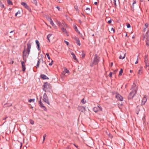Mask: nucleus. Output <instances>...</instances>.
Returning <instances> with one entry per match:
<instances>
[{
    "label": "nucleus",
    "mask_w": 149,
    "mask_h": 149,
    "mask_svg": "<svg viewBox=\"0 0 149 149\" xmlns=\"http://www.w3.org/2000/svg\"><path fill=\"white\" fill-rule=\"evenodd\" d=\"M32 42L29 40L27 44V48L25 49L26 46L24 47V50L23 52V58L24 61H26V58H28L30 52Z\"/></svg>",
    "instance_id": "obj_1"
},
{
    "label": "nucleus",
    "mask_w": 149,
    "mask_h": 149,
    "mask_svg": "<svg viewBox=\"0 0 149 149\" xmlns=\"http://www.w3.org/2000/svg\"><path fill=\"white\" fill-rule=\"evenodd\" d=\"M132 91L129 94L128 98L129 100H130L134 97L137 93V88L136 85L133 84L132 86Z\"/></svg>",
    "instance_id": "obj_2"
},
{
    "label": "nucleus",
    "mask_w": 149,
    "mask_h": 149,
    "mask_svg": "<svg viewBox=\"0 0 149 149\" xmlns=\"http://www.w3.org/2000/svg\"><path fill=\"white\" fill-rule=\"evenodd\" d=\"M143 40H145L146 45L148 46H149V30L147 31L145 34H143Z\"/></svg>",
    "instance_id": "obj_3"
},
{
    "label": "nucleus",
    "mask_w": 149,
    "mask_h": 149,
    "mask_svg": "<svg viewBox=\"0 0 149 149\" xmlns=\"http://www.w3.org/2000/svg\"><path fill=\"white\" fill-rule=\"evenodd\" d=\"M100 59L98 55L97 54H95L93 61L91 64V66L93 67L94 65H97Z\"/></svg>",
    "instance_id": "obj_4"
},
{
    "label": "nucleus",
    "mask_w": 149,
    "mask_h": 149,
    "mask_svg": "<svg viewBox=\"0 0 149 149\" xmlns=\"http://www.w3.org/2000/svg\"><path fill=\"white\" fill-rule=\"evenodd\" d=\"M43 100L45 103L49 105V101L47 94L45 93L43 95Z\"/></svg>",
    "instance_id": "obj_5"
},
{
    "label": "nucleus",
    "mask_w": 149,
    "mask_h": 149,
    "mask_svg": "<svg viewBox=\"0 0 149 149\" xmlns=\"http://www.w3.org/2000/svg\"><path fill=\"white\" fill-rule=\"evenodd\" d=\"M93 110L95 112L97 113L98 111H101L102 110V108L101 107L98 106L97 107H95L93 108Z\"/></svg>",
    "instance_id": "obj_6"
},
{
    "label": "nucleus",
    "mask_w": 149,
    "mask_h": 149,
    "mask_svg": "<svg viewBox=\"0 0 149 149\" xmlns=\"http://www.w3.org/2000/svg\"><path fill=\"white\" fill-rule=\"evenodd\" d=\"M50 85V84L48 82H45L44 83L43 86V90L46 92V90L48 88V87Z\"/></svg>",
    "instance_id": "obj_7"
},
{
    "label": "nucleus",
    "mask_w": 149,
    "mask_h": 149,
    "mask_svg": "<svg viewBox=\"0 0 149 149\" xmlns=\"http://www.w3.org/2000/svg\"><path fill=\"white\" fill-rule=\"evenodd\" d=\"M42 97H40V100L39 101V105L40 107L42 108L44 110L46 111L47 109L46 107L44 106L43 103L42 102L41 99Z\"/></svg>",
    "instance_id": "obj_8"
},
{
    "label": "nucleus",
    "mask_w": 149,
    "mask_h": 149,
    "mask_svg": "<svg viewBox=\"0 0 149 149\" xmlns=\"http://www.w3.org/2000/svg\"><path fill=\"white\" fill-rule=\"evenodd\" d=\"M116 97L120 101H122L123 100V97L119 94H117L116 96Z\"/></svg>",
    "instance_id": "obj_9"
},
{
    "label": "nucleus",
    "mask_w": 149,
    "mask_h": 149,
    "mask_svg": "<svg viewBox=\"0 0 149 149\" xmlns=\"http://www.w3.org/2000/svg\"><path fill=\"white\" fill-rule=\"evenodd\" d=\"M147 100V97L145 95L144 96L143 98L142 99V101L141 102V104L142 105H144L145 104V103L146 102Z\"/></svg>",
    "instance_id": "obj_10"
},
{
    "label": "nucleus",
    "mask_w": 149,
    "mask_h": 149,
    "mask_svg": "<svg viewBox=\"0 0 149 149\" xmlns=\"http://www.w3.org/2000/svg\"><path fill=\"white\" fill-rule=\"evenodd\" d=\"M78 110L83 112L85 110V108L83 106H78L77 108Z\"/></svg>",
    "instance_id": "obj_11"
},
{
    "label": "nucleus",
    "mask_w": 149,
    "mask_h": 149,
    "mask_svg": "<svg viewBox=\"0 0 149 149\" xmlns=\"http://www.w3.org/2000/svg\"><path fill=\"white\" fill-rule=\"evenodd\" d=\"M21 64L22 69V70L24 72L25 70L26 69L25 65L24 63V62L23 61H22Z\"/></svg>",
    "instance_id": "obj_12"
},
{
    "label": "nucleus",
    "mask_w": 149,
    "mask_h": 149,
    "mask_svg": "<svg viewBox=\"0 0 149 149\" xmlns=\"http://www.w3.org/2000/svg\"><path fill=\"white\" fill-rule=\"evenodd\" d=\"M40 77L43 79H49V78L44 74H41Z\"/></svg>",
    "instance_id": "obj_13"
},
{
    "label": "nucleus",
    "mask_w": 149,
    "mask_h": 149,
    "mask_svg": "<svg viewBox=\"0 0 149 149\" xmlns=\"http://www.w3.org/2000/svg\"><path fill=\"white\" fill-rule=\"evenodd\" d=\"M21 4L26 8H28L29 7V6L25 2H22Z\"/></svg>",
    "instance_id": "obj_14"
},
{
    "label": "nucleus",
    "mask_w": 149,
    "mask_h": 149,
    "mask_svg": "<svg viewBox=\"0 0 149 149\" xmlns=\"http://www.w3.org/2000/svg\"><path fill=\"white\" fill-rule=\"evenodd\" d=\"M36 42L37 46V49L38 50H40V43L37 40H36Z\"/></svg>",
    "instance_id": "obj_15"
},
{
    "label": "nucleus",
    "mask_w": 149,
    "mask_h": 149,
    "mask_svg": "<svg viewBox=\"0 0 149 149\" xmlns=\"http://www.w3.org/2000/svg\"><path fill=\"white\" fill-rule=\"evenodd\" d=\"M63 72L65 74L67 73L68 75L70 74V72L69 70L66 68L64 69Z\"/></svg>",
    "instance_id": "obj_16"
},
{
    "label": "nucleus",
    "mask_w": 149,
    "mask_h": 149,
    "mask_svg": "<svg viewBox=\"0 0 149 149\" xmlns=\"http://www.w3.org/2000/svg\"><path fill=\"white\" fill-rule=\"evenodd\" d=\"M40 59H39L38 60V61L37 63V64L36 67L37 68H38L39 67L40 64Z\"/></svg>",
    "instance_id": "obj_17"
},
{
    "label": "nucleus",
    "mask_w": 149,
    "mask_h": 149,
    "mask_svg": "<svg viewBox=\"0 0 149 149\" xmlns=\"http://www.w3.org/2000/svg\"><path fill=\"white\" fill-rule=\"evenodd\" d=\"M52 34L50 33L48 34L47 36V39L49 41V42L50 41L49 38L51 36H52Z\"/></svg>",
    "instance_id": "obj_18"
},
{
    "label": "nucleus",
    "mask_w": 149,
    "mask_h": 149,
    "mask_svg": "<svg viewBox=\"0 0 149 149\" xmlns=\"http://www.w3.org/2000/svg\"><path fill=\"white\" fill-rule=\"evenodd\" d=\"M50 24H51L52 26H55V25L54 24V23L53 22V21L52 20L51 18H50Z\"/></svg>",
    "instance_id": "obj_19"
},
{
    "label": "nucleus",
    "mask_w": 149,
    "mask_h": 149,
    "mask_svg": "<svg viewBox=\"0 0 149 149\" xmlns=\"http://www.w3.org/2000/svg\"><path fill=\"white\" fill-rule=\"evenodd\" d=\"M71 54L72 56L73 59L75 60H77V59L76 58V56L74 54V53H71Z\"/></svg>",
    "instance_id": "obj_20"
},
{
    "label": "nucleus",
    "mask_w": 149,
    "mask_h": 149,
    "mask_svg": "<svg viewBox=\"0 0 149 149\" xmlns=\"http://www.w3.org/2000/svg\"><path fill=\"white\" fill-rule=\"evenodd\" d=\"M125 57V54H123V56L120 55L119 57V58L120 59H124Z\"/></svg>",
    "instance_id": "obj_21"
},
{
    "label": "nucleus",
    "mask_w": 149,
    "mask_h": 149,
    "mask_svg": "<svg viewBox=\"0 0 149 149\" xmlns=\"http://www.w3.org/2000/svg\"><path fill=\"white\" fill-rule=\"evenodd\" d=\"M57 24L58 25V26H59V27H61V26H63V24H62L59 21H58L57 22Z\"/></svg>",
    "instance_id": "obj_22"
},
{
    "label": "nucleus",
    "mask_w": 149,
    "mask_h": 149,
    "mask_svg": "<svg viewBox=\"0 0 149 149\" xmlns=\"http://www.w3.org/2000/svg\"><path fill=\"white\" fill-rule=\"evenodd\" d=\"M138 74H141L142 73V68L141 69H140V70H139L138 72Z\"/></svg>",
    "instance_id": "obj_23"
},
{
    "label": "nucleus",
    "mask_w": 149,
    "mask_h": 149,
    "mask_svg": "<svg viewBox=\"0 0 149 149\" xmlns=\"http://www.w3.org/2000/svg\"><path fill=\"white\" fill-rule=\"evenodd\" d=\"M72 38L75 40V41H77L79 39V38L78 37H77L76 36H74L72 37Z\"/></svg>",
    "instance_id": "obj_24"
},
{
    "label": "nucleus",
    "mask_w": 149,
    "mask_h": 149,
    "mask_svg": "<svg viewBox=\"0 0 149 149\" xmlns=\"http://www.w3.org/2000/svg\"><path fill=\"white\" fill-rule=\"evenodd\" d=\"M7 2L8 3L9 5H12L13 4L12 1L10 0H7Z\"/></svg>",
    "instance_id": "obj_25"
},
{
    "label": "nucleus",
    "mask_w": 149,
    "mask_h": 149,
    "mask_svg": "<svg viewBox=\"0 0 149 149\" xmlns=\"http://www.w3.org/2000/svg\"><path fill=\"white\" fill-rule=\"evenodd\" d=\"M81 102L83 104H85L86 102V101L83 98L81 101Z\"/></svg>",
    "instance_id": "obj_26"
},
{
    "label": "nucleus",
    "mask_w": 149,
    "mask_h": 149,
    "mask_svg": "<svg viewBox=\"0 0 149 149\" xmlns=\"http://www.w3.org/2000/svg\"><path fill=\"white\" fill-rule=\"evenodd\" d=\"M76 42L78 45L79 46H80L81 43L80 42V40H79H79H78L77 41H76Z\"/></svg>",
    "instance_id": "obj_27"
},
{
    "label": "nucleus",
    "mask_w": 149,
    "mask_h": 149,
    "mask_svg": "<svg viewBox=\"0 0 149 149\" xmlns=\"http://www.w3.org/2000/svg\"><path fill=\"white\" fill-rule=\"evenodd\" d=\"M146 67V68L149 70V63L145 64Z\"/></svg>",
    "instance_id": "obj_28"
},
{
    "label": "nucleus",
    "mask_w": 149,
    "mask_h": 149,
    "mask_svg": "<svg viewBox=\"0 0 149 149\" xmlns=\"http://www.w3.org/2000/svg\"><path fill=\"white\" fill-rule=\"evenodd\" d=\"M74 8L77 11H78L79 9L78 6L77 5H75L74 6Z\"/></svg>",
    "instance_id": "obj_29"
},
{
    "label": "nucleus",
    "mask_w": 149,
    "mask_h": 149,
    "mask_svg": "<svg viewBox=\"0 0 149 149\" xmlns=\"http://www.w3.org/2000/svg\"><path fill=\"white\" fill-rule=\"evenodd\" d=\"M35 101L34 99H30L29 100V102H34Z\"/></svg>",
    "instance_id": "obj_30"
},
{
    "label": "nucleus",
    "mask_w": 149,
    "mask_h": 149,
    "mask_svg": "<svg viewBox=\"0 0 149 149\" xmlns=\"http://www.w3.org/2000/svg\"><path fill=\"white\" fill-rule=\"evenodd\" d=\"M122 103L121 102L120 103H119L118 104V107L120 108V109L121 107H122Z\"/></svg>",
    "instance_id": "obj_31"
},
{
    "label": "nucleus",
    "mask_w": 149,
    "mask_h": 149,
    "mask_svg": "<svg viewBox=\"0 0 149 149\" xmlns=\"http://www.w3.org/2000/svg\"><path fill=\"white\" fill-rule=\"evenodd\" d=\"M113 3H114V5L115 7L116 8L117 6L116 3V0H113Z\"/></svg>",
    "instance_id": "obj_32"
},
{
    "label": "nucleus",
    "mask_w": 149,
    "mask_h": 149,
    "mask_svg": "<svg viewBox=\"0 0 149 149\" xmlns=\"http://www.w3.org/2000/svg\"><path fill=\"white\" fill-rule=\"evenodd\" d=\"M123 72V70L122 69H121L119 72V75H122V73Z\"/></svg>",
    "instance_id": "obj_33"
},
{
    "label": "nucleus",
    "mask_w": 149,
    "mask_h": 149,
    "mask_svg": "<svg viewBox=\"0 0 149 149\" xmlns=\"http://www.w3.org/2000/svg\"><path fill=\"white\" fill-rule=\"evenodd\" d=\"M85 54L82 51V52L81 55L82 58H84L85 57Z\"/></svg>",
    "instance_id": "obj_34"
},
{
    "label": "nucleus",
    "mask_w": 149,
    "mask_h": 149,
    "mask_svg": "<svg viewBox=\"0 0 149 149\" xmlns=\"http://www.w3.org/2000/svg\"><path fill=\"white\" fill-rule=\"evenodd\" d=\"M33 3L36 6L37 5V2L36 0H33Z\"/></svg>",
    "instance_id": "obj_35"
},
{
    "label": "nucleus",
    "mask_w": 149,
    "mask_h": 149,
    "mask_svg": "<svg viewBox=\"0 0 149 149\" xmlns=\"http://www.w3.org/2000/svg\"><path fill=\"white\" fill-rule=\"evenodd\" d=\"M61 30L63 32H66V29L64 27L62 28H61Z\"/></svg>",
    "instance_id": "obj_36"
},
{
    "label": "nucleus",
    "mask_w": 149,
    "mask_h": 149,
    "mask_svg": "<svg viewBox=\"0 0 149 149\" xmlns=\"http://www.w3.org/2000/svg\"><path fill=\"white\" fill-rule=\"evenodd\" d=\"M46 55L48 58V59H49V60H50V57L49 56V54L48 53H47L46 54Z\"/></svg>",
    "instance_id": "obj_37"
},
{
    "label": "nucleus",
    "mask_w": 149,
    "mask_h": 149,
    "mask_svg": "<svg viewBox=\"0 0 149 149\" xmlns=\"http://www.w3.org/2000/svg\"><path fill=\"white\" fill-rule=\"evenodd\" d=\"M18 14H20V12L19 10H18L16 13L15 14V16H17Z\"/></svg>",
    "instance_id": "obj_38"
},
{
    "label": "nucleus",
    "mask_w": 149,
    "mask_h": 149,
    "mask_svg": "<svg viewBox=\"0 0 149 149\" xmlns=\"http://www.w3.org/2000/svg\"><path fill=\"white\" fill-rule=\"evenodd\" d=\"M30 123L32 125H33L34 123V121L32 120H30Z\"/></svg>",
    "instance_id": "obj_39"
},
{
    "label": "nucleus",
    "mask_w": 149,
    "mask_h": 149,
    "mask_svg": "<svg viewBox=\"0 0 149 149\" xmlns=\"http://www.w3.org/2000/svg\"><path fill=\"white\" fill-rule=\"evenodd\" d=\"M144 62L145 64L147 63H149L148 62V59H144Z\"/></svg>",
    "instance_id": "obj_40"
},
{
    "label": "nucleus",
    "mask_w": 149,
    "mask_h": 149,
    "mask_svg": "<svg viewBox=\"0 0 149 149\" xmlns=\"http://www.w3.org/2000/svg\"><path fill=\"white\" fill-rule=\"evenodd\" d=\"M74 29H75L76 31L77 32H79L76 26H74Z\"/></svg>",
    "instance_id": "obj_41"
},
{
    "label": "nucleus",
    "mask_w": 149,
    "mask_h": 149,
    "mask_svg": "<svg viewBox=\"0 0 149 149\" xmlns=\"http://www.w3.org/2000/svg\"><path fill=\"white\" fill-rule=\"evenodd\" d=\"M0 6L2 8H3L4 7V5L2 4L1 2L0 3Z\"/></svg>",
    "instance_id": "obj_42"
},
{
    "label": "nucleus",
    "mask_w": 149,
    "mask_h": 149,
    "mask_svg": "<svg viewBox=\"0 0 149 149\" xmlns=\"http://www.w3.org/2000/svg\"><path fill=\"white\" fill-rule=\"evenodd\" d=\"M46 136V134H45L43 136V142L45 140Z\"/></svg>",
    "instance_id": "obj_43"
},
{
    "label": "nucleus",
    "mask_w": 149,
    "mask_h": 149,
    "mask_svg": "<svg viewBox=\"0 0 149 149\" xmlns=\"http://www.w3.org/2000/svg\"><path fill=\"white\" fill-rule=\"evenodd\" d=\"M136 3V1H134L133 2V3L132 4V7L134 8V4H135Z\"/></svg>",
    "instance_id": "obj_44"
},
{
    "label": "nucleus",
    "mask_w": 149,
    "mask_h": 149,
    "mask_svg": "<svg viewBox=\"0 0 149 149\" xmlns=\"http://www.w3.org/2000/svg\"><path fill=\"white\" fill-rule=\"evenodd\" d=\"M127 28H130L131 27L130 24L128 23L127 24Z\"/></svg>",
    "instance_id": "obj_45"
},
{
    "label": "nucleus",
    "mask_w": 149,
    "mask_h": 149,
    "mask_svg": "<svg viewBox=\"0 0 149 149\" xmlns=\"http://www.w3.org/2000/svg\"><path fill=\"white\" fill-rule=\"evenodd\" d=\"M65 149H71V148L70 146H68Z\"/></svg>",
    "instance_id": "obj_46"
},
{
    "label": "nucleus",
    "mask_w": 149,
    "mask_h": 149,
    "mask_svg": "<svg viewBox=\"0 0 149 149\" xmlns=\"http://www.w3.org/2000/svg\"><path fill=\"white\" fill-rule=\"evenodd\" d=\"M53 62V61L52 60V62L51 63H49V65L50 66H51L52 65V63Z\"/></svg>",
    "instance_id": "obj_47"
},
{
    "label": "nucleus",
    "mask_w": 149,
    "mask_h": 149,
    "mask_svg": "<svg viewBox=\"0 0 149 149\" xmlns=\"http://www.w3.org/2000/svg\"><path fill=\"white\" fill-rule=\"evenodd\" d=\"M148 59V55H146L145 56L144 59Z\"/></svg>",
    "instance_id": "obj_48"
},
{
    "label": "nucleus",
    "mask_w": 149,
    "mask_h": 149,
    "mask_svg": "<svg viewBox=\"0 0 149 149\" xmlns=\"http://www.w3.org/2000/svg\"><path fill=\"white\" fill-rule=\"evenodd\" d=\"M64 42H65L66 44L67 45H68V44H69V42H67V41H66L65 40V41H64Z\"/></svg>",
    "instance_id": "obj_49"
},
{
    "label": "nucleus",
    "mask_w": 149,
    "mask_h": 149,
    "mask_svg": "<svg viewBox=\"0 0 149 149\" xmlns=\"http://www.w3.org/2000/svg\"><path fill=\"white\" fill-rule=\"evenodd\" d=\"M56 8L58 9V10L59 11H60V8H59V7L57 6H56Z\"/></svg>",
    "instance_id": "obj_50"
},
{
    "label": "nucleus",
    "mask_w": 149,
    "mask_h": 149,
    "mask_svg": "<svg viewBox=\"0 0 149 149\" xmlns=\"http://www.w3.org/2000/svg\"><path fill=\"white\" fill-rule=\"evenodd\" d=\"M112 73L111 72H110L109 74V76L110 77H112Z\"/></svg>",
    "instance_id": "obj_51"
},
{
    "label": "nucleus",
    "mask_w": 149,
    "mask_h": 149,
    "mask_svg": "<svg viewBox=\"0 0 149 149\" xmlns=\"http://www.w3.org/2000/svg\"><path fill=\"white\" fill-rule=\"evenodd\" d=\"M86 10H88V11H90V9L89 8H86Z\"/></svg>",
    "instance_id": "obj_52"
},
{
    "label": "nucleus",
    "mask_w": 149,
    "mask_h": 149,
    "mask_svg": "<svg viewBox=\"0 0 149 149\" xmlns=\"http://www.w3.org/2000/svg\"><path fill=\"white\" fill-rule=\"evenodd\" d=\"M57 1L59 3H62L63 1L62 0H57Z\"/></svg>",
    "instance_id": "obj_53"
},
{
    "label": "nucleus",
    "mask_w": 149,
    "mask_h": 149,
    "mask_svg": "<svg viewBox=\"0 0 149 149\" xmlns=\"http://www.w3.org/2000/svg\"><path fill=\"white\" fill-rule=\"evenodd\" d=\"M148 26V24H147V23H146L145 24V26H146V28H147Z\"/></svg>",
    "instance_id": "obj_54"
},
{
    "label": "nucleus",
    "mask_w": 149,
    "mask_h": 149,
    "mask_svg": "<svg viewBox=\"0 0 149 149\" xmlns=\"http://www.w3.org/2000/svg\"><path fill=\"white\" fill-rule=\"evenodd\" d=\"M146 28H144L143 30V32H146Z\"/></svg>",
    "instance_id": "obj_55"
},
{
    "label": "nucleus",
    "mask_w": 149,
    "mask_h": 149,
    "mask_svg": "<svg viewBox=\"0 0 149 149\" xmlns=\"http://www.w3.org/2000/svg\"><path fill=\"white\" fill-rule=\"evenodd\" d=\"M138 58H137V60L136 61V62H135V64H137L138 63Z\"/></svg>",
    "instance_id": "obj_56"
},
{
    "label": "nucleus",
    "mask_w": 149,
    "mask_h": 149,
    "mask_svg": "<svg viewBox=\"0 0 149 149\" xmlns=\"http://www.w3.org/2000/svg\"><path fill=\"white\" fill-rule=\"evenodd\" d=\"M111 20H109L108 22V23L109 24H111Z\"/></svg>",
    "instance_id": "obj_57"
},
{
    "label": "nucleus",
    "mask_w": 149,
    "mask_h": 149,
    "mask_svg": "<svg viewBox=\"0 0 149 149\" xmlns=\"http://www.w3.org/2000/svg\"><path fill=\"white\" fill-rule=\"evenodd\" d=\"M111 31H113V32H114V31H115V29L114 28H112L111 29Z\"/></svg>",
    "instance_id": "obj_58"
},
{
    "label": "nucleus",
    "mask_w": 149,
    "mask_h": 149,
    "mask_svg": "<svg viewBox=\"0 0 149 149\" xmlns=\"http://www.w3.org/2000/svg\"><path fill=\"white\" fill-rule=\"evenodd\" d=\"M113 63L112 62L111 63V65H110V67H112L113 65Z\"/></svg>",
    "instance_id": "obj_59"
},
{
    "label": "nucleus",
    "mask_w": 149,
    "mask_h": 149,
    "mask_svg": "<svg viewBox=\"0 0 149 149\" xmlns=\"http://www.w3.org/2000/svg\"><path fill=\"white\" fill-rule=\"evenodd\" d=\"M81 24V21L80 20H79L78 21Z\"/></svg>",
    "instance_id": "obj_60"
},
{
    "label": "nucleus",
    "mask_w": 149,
    "mask_h": 149,
    "mask_svg": "<svg viewBox=\"0 0 149 149\" xmlns=\"http://www.w3.org/2000/svg\"><path fill=\"white\" fill-rule=\"evenodd\" d=\"M7 118H8V117H7V116H6L5 118H3V120H6V119Z\"/></svg>",
    "instance_id": "obj_61"
},
{
    "label": "nucleus",
    "mask_w": 149,
    "mask_h": 149,
    "mask_svg": "<svg viewBox=\"0 0 149 149\" xmlns=\"http://www.w3.org/2000/svg\"><path fill=\"white\" fill-rule=\"evenodd\" d=\"M94 3L95 5H97V2H94Z\"/></svg>",
    "instance_id": "obj_62"
},
{
    "label": "nucleus",
    "mask_w": 149,
    "mask_h": 149,
    "mask_svg": "<svg viewBox=\"0 0 149 149\" xmlns=\"http://www.w3.org/2000/svg\"><path fill=\"white\" fill-rule=\"evenodd\" d=\"M73 145L77 148H78V146H76L75 144H73Z\"/></svg>",
    "instance_id": "obj_63"
},
{
    "label": "nucleus",
    "mask_w": 149,
    "mask_h": 149,
    "mask_svg": "<svg viewBox=\"0 0 149 149\" xmlns=\"http://www.w3.org/2000/svg\"><path fill=\"white\" fill-rule=\"evenodd\" d=\"M42 63H43V62H44L46 64V62L45 61H43V59H42Z\"/></svg>",
    "instance_id": "obj_64"
}]
</instances>
